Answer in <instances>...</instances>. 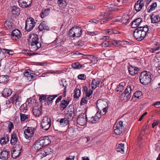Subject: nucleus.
<instances>
[{
    "mask_svg": "<svg viewBox=\"0 0 160 160\" xmlns=\"http://www.w3.org/2000/svg\"><path fill=\"white\" fill-rule=\"evenodd\" d=\"M51 143L49 137L48 136H45L40 140L36 141L33 146L34 148L36 150H39L44 146L49 145Z\"/></svg>",
    "mask_w": 160,
    "mask_h": 160,
    "instance_id": "f257e3e1",
    "label": "nucleus"
},
{
    "mask_svg": "<svg viewBox=\"0 0 160 160\" xmlns=\"http://www.w3.org/2000/svg\"><path fill=\"white\" fill-rule=\"evenodd\" d=\"M108 104V101L107 99H101L97 101L96 107L98 109L102 110V114L103 115H105L107 112Z\"/></svg>",
    "mask_w": 160,
    "mask_h": 160,
    "instance_id": "f03ea898",
    "label": "nucleus"
},
{
    "mask_svg": "<svg viewBox=\"0 0 160 160\" xmlns=\"http://www.w3.org/2000/svg\"><path fill=\"white\" fill-rule=\"evenodd\" d=\"M51 124V118L48 116L45 115L43 117L41 123V127L46 131L48 130L50 128Z\"/></svg>",
    "mask_w": 160,
    "mask_h": 160,
    "instance_id": "7ed1b4c3",
    "label": "nucleus"
},
{
    "mask_svg": "<svg viewBox=\"0 0 160 160\" xmlns=\"http://www.w3.org/2000/svg\"><path fill=\"white\" fill-rule=\"evenodd\" d=\"M114 133L117 135H120L124 130L123 122L120 121L116 123L113 126Z\"/></svg>",
    "mask_w": 160,
    "mask_h": 160,
    "instance_id": "20e7f679",
    "label": "nucleus"
},
{
    "mask_svg": "<svg viewBox=\"0 0 160 160\" xmlns=\"http://www.w3.org/2000/svg\"><path fill=\"white\" fill-rule=\"evenodd\" d=\"M36 23L35 20L33 18H28L26 21V30L28 32L31 31L35 27Z\"/></svg>",
    "mask_w": 160,
    "mask_h": 160,
    "instance_id": "39448f33",
    "label": "nucleus"
},
{
    "mask_svg": "<svg viewBox=\"0 0 160 160\" xmlns=\"http://www.w3.org/2000/svg\"><path fill=\"white\" fill-rule=\"evenodd\" d=\"M35 130L36 129L34 128L27 127L24 131L25 138L27 139L30 140L33 136Z\"/></svg>",
    "mask_w": 160,
    "mask_h": 160,
    "instance_id": "423d86ee",
    "label": "nucleus"
},
{
    "mask_svg": "<svg viewBox=\"0 0 160 160\" xmlns=\"http://www.w3.org/2000/svg\"><path fill=\"white\" fill-rule=\"evenodd\" d=\"M75 110L74 106L72 105H70L66 110V116L68 119L72 120L74 116Z\"/></svg>",
    "mask_w": 160,
    "mask_h": 160,
    "instance_id": "0eeeda50",
    "label": "nucleus"
},
{
    "mask_svg": "<svg viewBox=\"0 0 160 160\" xmlns=\"http://www.w3.org/2000/svg\"><path fill=\"white\" fill-rule=\"evenodd\" d=\"M22 34L20 31L18 29H15L13 30L11 34V39L14 42L18 41L21 36Z\"/></svg>",
    "mask_w": 160,
    "mask_h": 160,
    "instance_id": "6e6552de",
    "label": "nucleus"
},
{
    "mask_svg": "<svg viewBox=\"0 0 160 160\" xmlns=\"http://www.w3.org/2000/svg\"><path fill=\"white\" fill-rule=\"evenodd\" d=\"M132 88L130 86L128 85L127 87L124 91L122 94L120 99L121 100H127L130 98V94Z\"/></svg>",
    "mask_w": 160,
    "mask_h": 160,
    "instance_id": "1a4fd4ad",
    "label": "nucleus"
},
{
    "mask_svg": "<svg viewBox=\"0 0 160 160\" xmlns=\"http://www.w3.org/2000/svg\"><path fill=\"white\" fill-rule=\"evenodd\" d=\"M12 103L14 104L17 108L19 107L22 103V98L21 97L18 95H15L10 98Z\"/></svg>",
    "mask_w": 160,
    "mask_h": 160,
    "instance_id": "9d476101",
    "label": "nucleus"
},
{
    "mask_svg": "<svg viewBox=\"0 0 160 160\" xmlns=\"http://www.w3.org/2000/svg\"><path fill=\"white\" fill-rule=\"evenodd\" d=\"M87 120V116L85 113H81L78 116L77 122L78 124L81 126H83L85 124Z\"/></svg>",
    "mask_w": 160,
    "mask_h": 160,
    "instance_id": "9b49d317",
    "label": "nucleus"
},
{
    "mask_svg": "<svg viewBox=\"0 0 160 160\" xmlns=\"http://www.w3.org/2000/svg\"><path fill=\"white\" fill-rule=\"evenodd\" d=\"M18 2L19 6L24 8L30 6L32 2V0H18Z\"/></svg>",
    "mask_w": 160,
    "mask_h": 160,
    "instance_id": "f8f14e48",
    "label": "nucleus"
},
{
    "mask_svg": "<svg viewBox=\"0 0 160 160\" xmlns=\"http://www.w3.org/2000/svg\"><path fill=\"white\" fill-rule=\"evenodd\" d=\"M10 156V152L5 148L2 150L0 152V159L2 160H7Z\"/></svg>",
    "mask_w": 160,
    "mask_h": 160,
    "instance_id": "ddd939ff",
    "label": "nucleus"
},
{
    "mask_svg": "<svg viewBox=\"0 0 160 160\" xmlns=\"http://www.w3.org/2000/svg\"><path fill=\"white\" fill-rule=\"evenodd\" d=\"M29 45L31 44L35 43V42L39 41L38 36V35L32 33L29 35V38L28 39Z\"/></svg>",
    "mask_w": 160,
    "mask_h": 160,
    "instance_id": "4468645a",
    "label": "nucleus"
},
{
    "mask_svg": "<svg viewBox=\"0 0 160 160\" xmlns=\"http://www.w3.org/2000/svg\"><path fill=\"white\" fill-rule=\"evenodd\" d=\"M108 16V14L107 13H106L100 16L99 18L101 19L100 21L101 24H103L104 22L110 21L112 19V17H109Z\"/></svg>",
    "mask_w": 160,
    "mask_h": 160,
    "instance_id": "2eb2a0df",
    "label": "nucleus"
},
{
    "mask_svg": "<svg viewBox=\"0 0 160 160\" xmlns=\"http://www.w3.org/2000/svg\"><path fill=\"white\" fill-rule=\"evenodd\" d=\"M151 80V75L149 76H143L141 78V83L144 85H147L150 83Z\"/></svg>",
    "mask_w": 160,
    "mask_h": 160,
    "instance_id": "dca6fc26",
    "label": "nucleus"
},
{
    "mask_svg": "<svg viewBox=\"0 0 160 160\" xmlns=\"http://www.w3.org/2000/svg\"><path fill=\"white\" fill-rule=\"evenodd\" d=\"M61 127H64L67 125L69 123V120L67 118H59L57 121Z\"/></svg>",
    "mask_w": 160,
    "mask_h": 160,
    "instance_id": "f3484780",
    "label": "nucleus"
},
{
    "mask_svg": "<svg viewBox=\"0 0 160 160\" xmlns=\"http://www.w3.org/2000/svg\"><path fill=\"white\" fill-rule=\"evenodd\" d=\"M33 112L34 115L36 117H39L42 112V107H35L33 109Z\"/></svg>",
    "mask_w": 160,
    "mask_h": 160,
    "instance_id": "a211bd4d",
    "label": "nucleus"
},
{
    "mask_svg": "<svg viewBox=\"0 0 160 160\" xmlns=\"http://www.w3.org/2000/svg\"><path fill=\"white\" fill-rule=\"evenodd\" d=\"M101 82V79L99 78H97L93 79L91 82V88L92 89H95L98 87Z\"/></svg>",
    "mask_w": 160,
    "mask_h": 160,
    "instance_id": "6ab92c4d",
    "label": "nucleus"
},
{
    "mask_svg": "<svg viewBox=\"0 0 160 160\" xmlns=\"http://www.w3.org/2000/svg\"><path fill=\"white\" fill-rule=\"evenodd\" d=\"M128 42L127 41H121L119 40H113L112 41V45H114L116 47H118L121 46L124 44H126Z\"/></svg>",
    "mask_w": 160,
    "mask_h": 160,
    "instance_id": "aec40b11",
    "label": "nucleus"
},
{
    "mask_svg": "<svg viewBox=\"0 0 160 160\" xmlns=\"http://www.w3.org/2000/svg\"><path fill=\"white\" fill-rule=\"evenodd\" d=\"M72 29L74 30L75 37H80L82 33V29L79 27H72Z\"/></svg>",
    "mask_w": 160,
    "mask_h": 160,
    "instance_id": "412c9836",
    "label": "nucleus"
},
{
    "mask_svg": "<svg viewBox=\"0 0 160 160\" xmlns=\"http://www.w3.org/2000/svg\"><path fill=\"white\" fill-rule=\"evenodd\" d=\"M51 10L50 8H48L45 9H43L40 14V16L42 18H44L48 16Z\"/></svg>",
    "mask_w": 160,
    "mask_h": 160,
    "instance_id": "4be33fe9",
    "label": "nucleus"
},
{
    "mask_svg": "<svg viewBox=\"0 0 160 160\" xmlns=\"http://www.w3.org/2000/svg\"><path fill=\"white\" fill-rule=\"evenodd\" d=\"M39 30L42 31L43 30H48L49 27L47 25V22L46 21H42L38 26Z\"/></svg>",
    "mask_w": 160,
    "mask_h": 160,
    "instance_id": "5701e85b",
    "label": "nucleus"
},
{
    "mask_svg": "<svg viewBox=\"0 0 160 160\" xmlns=\"http://www.w3.org/2000/svg\"><path fill=\"white\" fill-rule=\"evenodd\" d=\"M20 8L15 6H13L12 8L11 12L15 17L18 16L20 12Z\"/></svg>",
    "mask_w": 160,
    "mask_h": 160,
    "instance_id": "b1692460",
    "label": "nucleus"
},
{
    "mask_svg": "<svg viewBox=\"0 0 160 160\" xmlns=\"http://www.w3.org/2000/svg\"><path fill=\"white\" fill-rule=\"evenodd\" d=\"M31 49L32 51L37 50L41 47V44L39 41L31 44Z\"/></svg>",
    "mask_w": 160,
    "mask_h": 160,
    "instance_id": "393cba45",
    "label": "nucleus"
},
{
    "mask_svg": "<svg viewBox=\"0 0 160 160\" xmlns=\"http://www.w3.org/2000/svg\"><path fill=\"white\" fill-rule=\"evenodd\" d=\"M128 71L129 73L132 75H134L138 73L139 68L136 67L130 66L128 68Z\"/></svg>",
    "mask_w": 160,
    "mask_h": 160,
    "instance_id": "a878e982",
    "label": "nucleus"
},
{
    "mask_svg": "<svg viewBox=\"0 0 160 160\" xmlns=\"http://www.w3.org/2000/svg\"><path fill=\"white\" fill-rule=\"evenodd\" d=\"M150 16L152 23H158L160 21V18L158 15H154V14H152Z\"/></svg>",
    "mask_w": 160,
    "mask_h": 160,
    "instance_id": "bb28decb",
    "label": "nucleus"
},
{
    "mask_svg": "<svg viewBox=\"0 0 160 160\" xmlns=\"http://www.w3.org/2000/svg\"><path fill=\"white\" fill-rule=\"evenodd\" d=\"M69 103V101L67 100H62L60 104V110L63 111L68 106Z\"/></svg>",
    "mask_w": 160,
    "mask_h": 160,
    "instance_id": "cd10ccee",
    "label": "nucleus"
},
{
    "mask_svg": "<svg viewBox=\"0 0 160 160\" xmlns=\"http://www.w3.org/2000/svg\"><path fill=\"white\" fill-rule=\"evenodd\" d=\"M140 18L135 19L132 22L131 27L132 28H138L140 27Z\"/></svg>",
    "mask_w": 160,
    "mask_h": 160,
    "instance_id": "c85d7f7f",
    "label": "nucleus"
},
{
    "mask_svg": "<svg viewBox=\"0 0 160 160\" xmlns=\"http://www.w3.org/2000/svg\"><path fill=\"white\" fill-rule=\"evenodd\" d=\"M12 91L10 89L5 88L2 92V96L5 98L8 97L11 94Z\"/></svg>",
    "mask_w": 160,
    "mask_h": 160,
    "instance_id": "c756f323",
    "label": "nucleus"
},
{
    "mask_svg": "<svg viewBox=\"0 0 160 160\" xmlns=\"http://www.w3.org/2000/svg\"><path fill=\"white\" fill-rule=\"evenodd\" d=\"M60 84L62 87L64 88L63 93L65 94L66 92V88L68 85L67 81L65 79H62L60 82Z\"/></svg>",
    "mask_w": 160,
    "mask_h": 160,
    "instance_id": "7c9ffc66",
    "label": "nucleus"
},
{
    "mask_svg": "<svg viewBox=\"0 0 160 160\" xmlns=\"http://www.w3.org/2000/svg\"><path fill=\"white\" fill-rule=\"evenodd\" d=\"M126 85V83L125 82H121L119 85H117V88H116L117 92H120L123 91L124 88V87Z\"/></svg>",
    "mask_w": 160,
    "mask_h": 160,
    "instance_id": "2f4dec72",
    "label": "nucleus"
},
{
    "mask_svg": "<svg viewBox=\"0 0 160 160\" xmlns=\"http://www.w3.org/2000/svg\"><path fill=\"white\" fill-rule=\"evenodd\" d=\"M140 27L137 28L135 30L133 33V36L138 41H140Z\"/></svg>",
    "mask_w": 160,
    "mask_h": 160,
    "instance_id": "473e14b6",
    "label": "nucleus"
},
{
    "mask_svg": "<svg viewBox=\"0 0 160 160\" xmlns=\"http://www.w3.org/2000/svg\"><path fill=\"white\" fill-rule=\"evenodd\" d=\"M29 69L26 70L24 72V75L25 77L29 78L28 79L31 81L34 77Z\"/></svg>",
    "mask_w": 160,
    "mask_h": 160,
    "instance_id": "72a5a7b5",
    "label": "nucleus"
},
{
    "mask_svg": "<svg viewBox=\"0 0 160 160\" xmlns=\"http://www.w3.org/2000/svg\"><path fill=\"white\" fill-rule=\"evenodd\" d=\"M18 138L16 134L13 133L12 134L10 142L12 144H14L18 142Z\"/></svg>",
    "mask_w": 160,
    "mask_h": 160,
    "instance_id": "f704fd0d",
    "label": "nucleus"
},
{
    "mask_svg": "<svg viewBox=\"0 0 160 160\" xmlns=\"http://www.w3.org/2000/svg\"><path fill=\"white\" fill-rule=\"evenodd\" d=\"M129 16L127 14H124L123 15L122 18V23L127 24L129 22Z\"/></svg>",
    "mask_w": 160,
    "mask_h": 160,
    "instance_id": "c9c22d12",
    "label": "nucleus"
},
{
    "mask_svg": "<svg viewBox=\"0 0 160 160\" xmlns=\"http://www.w3.org/2000/svg\"><path fill=\"white\" fill-rule=\"evenodd\" d=\"M58 95H54L47 98V101L45 103V104L48 105H49L51 102H52L54 99L58 96Z\"/></svg>",
    "mask_w": 160,
    "mask_h": 160,
    "instance_id": "e433bc0d",
    "label": "nucleus"
},
{
    "mask_svg": "<svg viewBox=\"0 0 160 160\" xmlns=\"http://www.w3.org/2000/svg\"><path fill=\"white\" fill-rule=\"evenodd\" d=\"M124 144L121 143L117 145L116 150L117 152H120L121 153H123L124 151Z\"/></svg>",
    "mask_w": 160,
    "mask_h": 160,
    "instance_id": "4c0bfd02",
    "label": "nucleus"
},
{
    "mask_svg": "<svg viewBox=\"0 0 160 160\" xmlns=\"http://www.w3.org/2000/svg\"><path fill=\"white\" fill-rule=\"evenodd\" d=\"M111 38L109 39L108 40L103 41L101 44V45L102 47H109L111 46L112 45V41H111Z\"/></svg>",
    "mask_w": 160,
    "mask_h": 160,
    "instance_id": "58836bf2",
    "label": "nucleus"
},
{
    "mask_svg": "<svg viewBox=\"0 0 160 160\" xmlns=\"http://www.w3.org/2000/svg\"><path fill=\"white\" fill-rule=\"evenodd\" d=\"M58 2L59 6L62 8H65L67 5L66 0H58Z\"/></svg>",
    "mask_w": 160,
    "mask_h": 160,
    "instance_id": "ea45409f",
    "label": "nucleus"
},
{
    "mask_svg": "<svg viewBox=\"0 0 160 160\" xmlns=\"http://www.w3.org/2000/svg\"><path fill=\"white\" fill-rule=\"evenodd\" d=\"M43 152V157H45L52 152V149L49 147H47L44 149Z\"/></svg>",
    "mask_w": 160,
    "mask_h": 160,
    "instance_id": "a19ab883",
    "label": "nucleus"
},
{
    "mask_svg": "<svg viewBox=\"0 0 160 160\" xmlns=\"http://www.w3.org/2000/svg\"><path fill=\"white\" fill-rule=\"evenodd\" d=\"M9 139L8 135L2 138L0 140V142L2 145H5L9 142Z\"/></svg>",
    "mask_w": 160,
    "mask_h": 160,
    "instance_id": "79ce46f5",
    "label": "nucleus"
},
{
    "mask_svg": "<svg viewBox=\"0 0 160 160\" xmlns=\"http://www.w3.org/2000/svg\"><path fill=\"white\" fill-rule=\"evenodd\" d=\"M12 20H7L4 23V26L7 27V29L11 28L12 27L13 23L12 22Z\"/></svg>",
    "mask_w": 160,
    "mask_h": 160,
    "instance_id": "37998d69",
    "label": "nucleus"
},
{
    "mask_svg": "<svg viewBox=\"0 0 160 160\" xmlns=\"http://www.w3.org/2000/svg\"><path fill=\"white\" fill-rule=\"evenodd\" d=\"M72 66L73 68L77 69L82 68L83 67V65L80 64V63L78 62L73 63Z\"/></svg>",
    "mask_w": 160,
    "mask_h": 160,
    "instance_id": "c03bdc74",
    "label": "nucleus"
},
{
    "mask_svg": "<svg viewBox=\"0 0 160 160\" xmlns=\"http://www.w3.org/2000/svg\"><path fill=\"white\" fill-rule=\"evenodd\" d=\"M8 75H1L0 76V83H6L8 80Z\"/></svg>",
    "mask_w": 160,
    "mask_h": 160,
    "instance_id": "a18cd8bd",
    "label": "nucleus"
},
{
    "mask_svg": "<svg viewBox=\"0 0 160 160\" xmlns=\"http://www.w3.org/2000/svg\"><path fill=\"white\" fill-rule=\"evenodd\" d=\"M20 153L21 152H17L12 149V157L14 159H16L19 156Z\"/></svg>",
    "mask_w": 160,
    "mask_h": 160,
    "instance_id": "49530a36",
    "label": "nucleus"
},
{
    "mask_svg": "<svg viewBox=\"0 0 160 160\" xmlns=\"http://www.w3.org/2000/svg\"><path fill=\"white\" fill-rule=\"evenodd\" d=\"M12 149L17 152H21L22 150V146L20 144H16Z\"/></svg>",
    "mask_w": 160,
    "mask_h": 160,
    "instance_id": "de8ad7c7",
    "label": "nucleus"
},
{
    "mask_svg": "<svg viewBox=\"0 0 160 160\" xmlns=\"http://www.w3.org/2000/svg\"><path fill=\"white\" fill-rule=\"evenodd\" d=\"M85 44L84 39L82 38L81 40L78 41V42H76L75 45L77 46L78 48L81 47Z\"/></svg>",
    "mask_w": 160,
    "mask_h": 160,
    "instance_id": "09e8293b",
    "label": "nucleus"
},
{
    "mask_svg": "<svg viewBox=\"0 0 160 160\" xmlns=\"http://www.w3.org/2000/svg\"><path fill=\"white\" fill-rule=\"evenodd\" d=\"M157 6V3L155 2L152 4L150 5V7L148 8L147 9V11L148 12H149L151 11L152 10L155 9V8Z\"/></svg>",
    "mask_w": 160,
    "mask_h": 160,
    "instance_id": "8fccbe9b",
    "label": "nucleus"
},
{
    "mask_svg": "<svg viewBox=\"0 0 160 160\" xmlns=\"http://www.w3.org/2000/svg\"><path fill=\"white\" fill-rule=\"evenodd\" d=\"M80 95H81L80 90L79 89L77 88H76L74 90V97L76 98H78L80 96Z\"/></svg>",
    "mask_w": 160,
    "mask_h": 160,
    "instance_id": "3c124183",
    "label": "nucleus"
},
{
    "mask_svg": "<svg viewBox=\"0 0 160 160\" xmlns=\"http://www.w3.org/2000/svg\"><path fill=\"white\" fill-rule=\"evenodd\" d=\"M102 111L101 109H98V111L94 116L96 117L98 121L99 120V119L101 118L102 115H103L102 114Z\"/></svg>",
    "mask_w": 160,
    "mask_h": 160,
    "instance_id": "603ef678",
    "label": "nucleus"
},
{
    "mask_svg": "<svg viewBox=\"0 0 160 160\" xmlns=\"http://www.w3.org/2000/svg\"><path fill=\"white\" fill-rule=\"evenodd\" d=\"M134 8L137 12L140 11V0H138L135 3Z\"/></svg>",
    "mask_w": 160,
    "mask_h": 160,
    "instance_id": "864d4df0",
    "label": "nucleus"
},
{
    "mask_svg": "<svg viewBox=\"0 0 160 160\" xmlns=\"http://www.w3.org/2000/svg\"><path fill=\"white\" fill-rule=\"evenodd\" d=\"M87 121L92 123H96L98 121L97 120V119L96 118V117L94 116H92L91 117L89 118H88L87 119Z\"/></svg>",
    "mask_w": 160,
    "mask_h": 160,
    "instance_id": "5fc2aeb1",
    "label": "nucleus"
},
{
    "mask_svg": "<svg viewBox=\"0 0 160 160\" xmlns=\"http://www.w3.org/2000/svg\"><path fill=\"white\" fill-rule=\"evenodd\" d=\"M20 110L21 112H25L27 110L28 108L27 105L26 103H24L22 104L20 107Z\"/></svg>",
    "mask_w": 160,
    "mask_h": 160,
    "instance_id": "6e6d98bb",
    "label": "nucleus"
},
{
    "mask_svg": "<svg viewBox=\"0 0 160 160\" xmlns=\"http://www.w3.org/2000/svg\"><path fill=\"white\" fill-rule=\"evenodd\" d=\"M20 120L21 121H24L28 119L30 117L28 115L21 113L20 114Z\"/></svg>",
    "mask_w": 160,
    "mask_h": 160,
    "instance_id": "4d7b16f0",
    "label": "nucleus"
},
{
    "mask_svg": "<svg viewBox=\"0 0 160 160\" xmlns=\"http://www.w3.org/2000/svg\"><path fill=\"white\" fill-rule=\"evenodd\" d=\"M2 51L3 52L8 53L10 55H12L13 54V52L12 50L2 48Z\"/></svg>",
    "mask_w": 160,
    "mask_h": 160,
    "instance_id": "13d9d810",
    "label": "nucleus"
},
{
    "mask_svg": "<svg viewBox=\"0 0 160 160\" xmlns=\"http://www.w3.org/2000/svg\"><path fill=\"white\" fill-rule=\"evenodd\" d=\"M151 75V73L149 72L146 71H143L141 72V78H142L143 76H149Z\"/></svg>",
    "mask_w": 160,
    "mask_h": 160,
    "instance_id": "bf43d9fd",
    "label": "nucleus"
},
{
    "mask_svg": "<svg viewBox=\"0 0 160 160\" xmlns=\"http://www.w3.org/2000/svg\"><path fill=\"white\" fill-rule=\"evenodd\" d=\"M68 35L71 38L75 37V35L74 30L72 29V28L69 30L68 33Z\"/></svg>",
    "mask_w": 160,
    "mask_h": 160,
    "instance_id": "052dcab7",
    "label": "nucleus"
},
{
    "mask_svg": "<svg viewBox=\"0 0 160 160\" xmlns=\"http://www.w3.org/2000/svg\"><path fill=\"white\" fill-rule=\"evenodd\" d=\"M159 44L158 43H157L155 45V46H158V47H155V48H152L151 50V52L152 53H154L156 51L158 50L160 48V46H159Z\"/></svg>",
    "mask_w": 160,
    "mask_h": 160,
    "instance_id": "680f3d73",
    "label": "nucleus"
},
{
    "mask_svg": "<svg viewBox=\"0 0 160 160\" xmlns=\"http://www.w3.org/2000/svg\"><path fill=\"white\" fill-rule=\"evenodd\" d=\"M86 33L87 35H88L91 36H92L98 35V32L96 31L93 32H90L88 31Z\"/></svg>",
    "mask_w": 160,
    "mask_h": 160,
    "instance_id": "e2e57ef3",
    "label": "nucleus"
},
{
    "mask_svg": "<svg viewBox=\"0 0 160 160\" xmlns=\"http://www.w3.org/2000/svg\"><path fill=\"white\" fill-rule=\"evenodd\" d=\"M8 129L9 132H10L12 129L14 128V124L12 122H10L8 124Z\"/></svg>",
    "mask_w": 160,
    "mask_h": 160,
    "instance_id": "0e129e2a",
    "label": "nucleus"
},
{
    "mask_svg": "<svg viewBox=\"0 0 160 160\" xmlns=\"http://www.w3.org/2000/svg\"><path fill=\"white\" fill-rule=\"evenodd\" d=\"M39 100L40 102H43L47 101V96L44 95L41 96L39 98Z\"/></svg>",
    "mask_w": 160,
    "mask_h": 160,
    "instance_id": "69168bd1",
    "label": "nucleus"
},
{
    "mask_svg": "<svg viewBox=\"0 0 160 160\" xmlns=\"http://www.w3.org/2000/svg\"><path fill=\"white\" fill-rule=\"evenodd\" d=\"M148 27L147 25L144 27L141 26V31L142 30V31L147 33L148 31Z\"/></svg>",
    "mask_w": 160,
    "mask_h": 160,
    "instance_id": "338daca9",
    "label": "nucleus"
},
{
    "mask_svg": "<svg viewBox=\"0 0 160 160\" xmlns=\"http://www.w3.org/2000/svg\"><path fill=\"white\" fill-rule=\"evenodd\" d=\"M88 101L86 99V98H82L80 103L81 105H83L84 104L87 103Z\"/></svg>",
    "mask_w": 160,
    "mask_h": 160,
    "instance_id": "774afa93",
    "label": "nucleus"
}]
</instances>
